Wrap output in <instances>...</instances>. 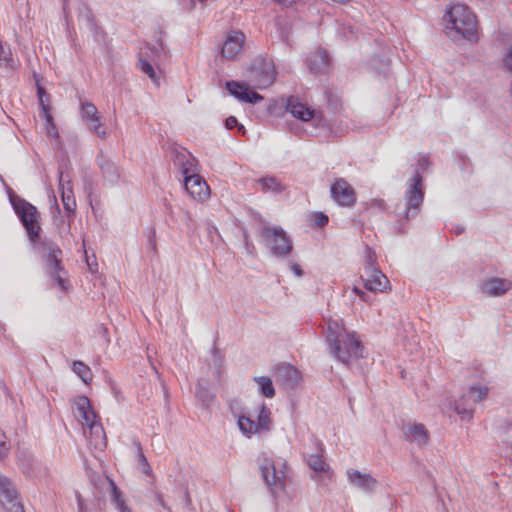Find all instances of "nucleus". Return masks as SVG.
Here are the masks:
<instances>
[{
  "label": "nucleus",
  "instance_id": "f257e3e1",
  "mask_svg": "<svg viewBox=\"0 0 512 512\" xmlns=\"http://www.w3.org/2000/svg\"><path fill=\"white\" fill-rule=\"evenodd\" d=\"M75 416L84 428V434L91 447L102 451L106 448L107 441L104 429L96 420V413L92 409L90 400L86 396H79L75 400Z\"/></svg>",
  "mask_w": 512,
  "mask_h": 512
},
{
  "label": "nucleus",
  "instance_id": "f03ea898",
  "mask_svg": "<svg viewBox=\"0 0 512 512\" xmlns=\"http://www.w3.org/2000/svg\"><path fill=\"white\" fill-rule=\"evenodd\" d=\"M447 29L454 31L470 41L476 39V16L468 6L452 4L445 14Z\"/></svg>",
  "mask_w": 512,
  "mask_h": 512
},
{
  "label": "nucleus",
  "instance_id": "7ed1b4c3",
  "mask_svg": "<svg viewBox=\"0 0 512 512\" xmlns=\"http://www.w3.org/2000/svg\"><path fill=\"white\" fill-rule=\"evenodd\" d=\"M259 468L262 478L271 494L276 497L285 489L286 485V462L282 460H273L263 455L259 459Z\"/></svg>",
  "mask_w": 512,
  "mask_h": 512
},
{
  "label": "nucleus",
  "instance_id": "20e7f679",
  "mask_svg": "<svg viewBox=\"0 0 512 512\" xmlns=\"http://www.w3.org/2000/svg\"><path fill=\"white\" fill-rule=\"evenodd\" d=\"M328 345L330 353L342 363L348 365L351 361L362 357L363 345L354 332H346Z\"/></svg>",
  "mask_w": 512,
  "mask_h": 512
},
{
  "label": "nucleus",
  "instance_id": "39448f33",
  "mask_svg": "<svg viewBox=\"0 0 512 512\" xmlns=\"http://www.w3.org/2000/svg\"><path fill=\"white\" fill-rule=\"evenodd\" d=\"M10 202L13 206V209L15 210V213L25 227L30 241L35 242L36 238L39 236L40 231V215L36 207L27 202L25 199L15 195L10 196Z\"/></svg>",
  "mask_w": 512,
  "mask_h": 512
},
{
  "label": "nucleus",
  "instance_id": "423d86ee",
  "mask_svg": "<svg viewBox=\"0 0 512 512\" xmlns=\"http://www.w3.org/2000/svg\"><path fill=\"white\" fill-rule=\"evenodd\" d=\"M249 81L257 89L271 86L276 79V69L273 61L264 57H257L249 67Z\"/></svg>",
  "mask_w": 512,
  "mask_h": 512
},
{
  "label": "nucleus",
  "instance_id": "0eeeda50",
  "mask_svg": "<svg viewBox=\"0 0 512 512\" xmlns=\"http://www.w3.org/2000/svg\"><path fill=\"white\" fill-rule=\"evenodd\" d=\"M423 199L422 176L419 171H416L414 176L409 180L404 196V209L403 212H399V215H402L407 221L410 220L420 212Z\"/></svg>",
  "mask_w": 512,
  "mask_h": 512
},
{
  "label": "nucleus",
  "instance_id": "6e6552de",
  "mask_svg": "<svg viewBox=\"0 0 512 512\" xmlns=\"http://www.w3.org/2000/svg\"><path fill=\"white\" fill-rule=\"evenodd\" d=\"M261 237L273 255L285 257L290 254L292 241L281 227L265 226L261 230Z\"/></svg>",
  "mask_w": 512,
  "mask_h": 512
},
{
  "label": "nucleus",
  "instance_id": "1a4fd4ad",
  "mask_svg": "<svg viewBox=\"0 0 512 512\" xmlns=\"http://www.w3.org/2000/svg\"><path fill=\"white\" fill-rule=\"evenodd\" d=\"M331 196L333 200L343 207H351L356 202V193L353 187L343 178L337 179L331 185Z\"/></svg>",
  "mask_w": 512,
  "mask_h": 512
},
{
  "label": "nucleus",
  "instance_id": "9d476101",
  "mask_svg": "<svg viewBox=\"0 0 512 512\" xmlns=\"http://www.w3.org/2000/svg\"><path fill=\"white\" fill-rule=\"evenodd\" d=\"M184 186L186 191L196 200L203 201L208 198L210 189L206 181L197 174H188V169L183 167Z\"/></svg>",
  "mask_w": 512,
  "mask_h": 512
},
{
  "label": "nucleus",
  "instance_id": "9b49d317",
  "mask_svg": "<svg viewBox=\"0 0 512 512\" xmlns=\"http://www.w3.org/2000/svg\"><path fill=\"white\" fill-rule=\"evenodd\" d=\"M361 279L365 288L372 292H383L389 284L387 277L378 268H371V266L363 268Z\"/></svg>",
  "mask_w": 512,
  "mask_h": 512
},
{
  "label": "nucleus",
  "instance_id": "f8f14e48",
  "mask_svg": "<svg viewBox=\"0 0 512 512\" xmlns=\"http://www.w3.org/2000/svg\"><path fill=\"white\" fill-rule=\"evenodd\" d=\"M226 89L232 96L245 103L256 104L263 100L262 95L249 90L245 85L237 81H227Z\"/></svg>",
  "mask_w": 512,
  "mask_h": 512
},
{
  "label": "nucleus",
  "instance_id": "ddd939ff",
  "mask_svg": "<svg viewBox=\"0 0 512 512\" xmlns=\"http://www.w3.org/2000/svg\"><path fill=\"white\" fill-rule=\"evenodd\" d=\"M276 381L286 389H293L300 381L298 370L291 364L281 363L276 367Z\"/></svg>",
  "mask_w": 512,
  "mask_h": 512
},
{
  "label": "nucleus",
  "instance_id": "4468645a",
  "mask_svg": "<svg viewBox=\"0 0 512 512\" xmlns=\"http://www.w3.org/2000/svg\"><path fill=\"white\" fill-rule=\"evenodd\" d=\"M96 163L101 170L102 177L109 185H115L120 179V170L118 166L103 153L96 157Z\"/></svg>",
  "mask_w": 512,
  "mask_h": 512
},
{
  "label": "nucleus",
  "instance_id": "2eb2a0df",
  "mask_svg": "<svg viewBox=\"0 0 512 512\" xmlns=\"http://www.w3.org/2000/svg\"><path fill=\"white\" fill-rule=\"evenodd\" d=\"M244 40H245V35L243 32H241V31L231 32L227 36V38L222 46V50H221L222 56L227 59L234 58L242 50Z\"/></svg>",
  "mask_w": 512,
  "mask_h": 512
},
{
  "label": "nucleus",
  "instance_id": "dca6fc26",
  "mask_svg": "<svg viewBox=\"0 0 512 512\" xmlns=\"http://www.w3.org/2000/svg\"><path fill=\"white\" fill-rule=\"evenodd\" d=\"M306 63L311 73L324 74L329 69L330 60L325 50L317 49L307 57Z\"/></svg>",
  "mask_w": 512,
  "mask_h": 512
},
{
  "label": "nucleus",
  "instance_id": "f3484780",
  "mask_svg": "<svg viewBox=\"0 0 512 512\" xmlns=\"http://www.w3.org/2000/svg\"><path fill=\"white\" fill-rule=\"evenodd\" d=\"M347 477L352 485L365 492L373 491L377 485V480L371 474L361 473L358 470H347Z\"/></svg>",
  "mask_w": 512,
  "mask_h": 512
},
{
  "label": "nucleus",
  "instance_id": "a211bd4d",
  "mask_svg": "<svg viewBox=\"0 0 512 512\" xmlns=\"http://www.w3.org/2000/svg\"><path fill=\"white\" fill-rule=\"evenodd\" d=\"M511 287V281L504 278L493 277L483 282L482 291L488 296L498 297L508 292Z\"/></svg>",
  "mask_w": 512,
  "mask_h": 512
},
{
  "label": "nucleus",
  "instance_id": "6ab92c4d",
  "mask_svg": "<svg viewBox=\"0 0 512 512\" xmlns=\"http://www.w3.org/2000/svg\"><path fill=\"white\" fill-rule=\"evenodd\" d=\"M59 190L65 211L73 214L76 209V200L73 194L70 180H65L64 174L59 170Z\"/></svg>",
  "mask_w": 512,
  "mask_h": 512
},
{
  "label": "nucleus",
  "instance_id": "aec40b11",
  "mask_svg": "<svg viewBox=\"0 0 512 512\" xmlns=\"http://www.w3.org/2000/svg\"><path fill=\"white\" fill-rule=\"evenodd\" d=\"M19 500L18 490L11 479L0 474V503L8 506Z\"/></svg>",
  "mask_w": 512,
  "mask_h": 512
},
{
  "label": "nucleus",
  "instance_id": "412c9836",
  "mask_svg": "<svg viewBox=\"0 0 512 512\" xmlns=\"http://www.w3.org/2000/svg\"><path fill=\"white\" fill-rule=\"evenodd\" d=\"M404 438L409 442H414L418 446H424L428 443L429 433L421 423L409 424L404 428Z\"/></svg>",
  "mask_w": 512,
  "mask_h": 512
},
{
  "label": "nucleus",
  "instance_id": "4be33fe9",
  "mask_svg": "<svg viewBox=\"0 0 512 512\" xmlns=\"http://www.w3.org/2000/svg\"><path fill=\"white\" fill-rule=\"evenodd\" d=\"M286 109L295 118L302 121H309L314 117L315 111L302 103L297 97L291 96L287 100Z\"/></svg>",
  "mask_w": 512,
  "mask_h": 512
},
{
  "label": "nucleus",
  "instance_id": "5701e85b",
  "mask_svg": "<svg viewBox=\"0 0 512 512\" xmlns=\"http://www.w3.org/2000/svg\"><path fill=\"white\" fill-rule=\"evenodd\" d=\"M315 444L317 452L309 455V457L307 458V464L314 471L315 474L325 473L326 475H328L329 466L326 464L323 458V444L320 441H316Z\"/></svg>",
  "mask_w": 512,
  "mask_h": 512
},
{
  "label": "nucleus",
  "instance_id": "b1692460",
  "mask_svg": "<svg viewBox=\"0 0 512 512\" xmlns=\"http://www.w3.org/2000/svg\"><path fill=\"white\" fill-rule=\"evenodd\" d=\"M42 244L45 250H47L48 252L46 261L49 266L50 272L63 270L60 260V255L62 254L61 249L51 241H44Z\"/></svg>",
  "mask_w": 512,
  "mask_h": 512
},
{
  "label": "nucleus",
  "instance_id": "393cba45",
  "mask_svg": "<svg viewBox=\"0 0 512 512\" xmlns=\"http://www.w3.org/2000/svg\"><path fill=\"white\" fill-rule=\"evenodd\" d=\"M454 410L462 420L469 421L473 418L474 404L463 394L455 401Z\"/></svg>",
  "mask_w": 512,
  "mask_h": 512
},
{
  "label": "nucleus",
  "instance_id": "a878e982",
  "mask_svg": "<svg viewBox=\"0 0 512 512\" xmlns=\"http://www.w3.org/2000/svg\"><path fill=\"white\" fill-rule=\"evenodd\" d=\"M348 332L342 323L338 320H329L326 330V342L329 345L332 342L338 341L339 337Z\"/></svg>",
  "mask_w": 512,
  "mask_h": 512
},
{
  "label": "nucleus",
  "instance_id": "bb28decb",
  "mask_svg": "<svg viewBox=\"0 0 512 512\" xmlns=\"http://www.w3.org/2000/svg\"><path fill=\"white\" fill-rule=\"evenodd\" d=\"M488 393V386L477 384L470 386L468 391L465 393V396H467V398L475 405L485 399L488 396Z\"/></svg>",
  "mask_w": 512,
  "mask_h": 512
},
{
  "label": "nucleus",
  "instance_id": "cd10ccee",
  "mask_svg": "<svg viewBox=\"0 0 512 512\" xmlns=\"http://www.w3.org/2000/svg\"><path fill=\"white\" fill-rule=\"evenodd\" d=\"M111 487V501L116 505V508L120 512H131L130 508L126 505L125 500L122 497L121 490L117 487L113 480H109Z\"/></svg>",
  "mask_w": 512,
  "mask_h": 512
},
{
  "label": "nucleus",
  "instance_id": "c85d7f7f",
  "mask_svg": "<svg viewBox=\"0 0 512 512\" xmlns=\"http://www.w3.org/2000/svg\"><path fill=\"white\" fill-rule=\"evenodd\" d=\"M237 417L238 427L245 436L251 437L253 434L259 433L256 422L251 417L245 415Z\"/></svg>",
  "mask_w": 512,
  "mask_h": 512
},
{
  "label": "nucleus",
  "instance_id": "c756f323",
  "mask_svg": "<svg viewBox=\"0 0 512 512\" xmlns=\"http://www.w3.org/2000/svg\"><path fill=\"white\" fill-rule=\"evenodd\" d=\"M254 381L259 386L261 394L266 398H272L275 395L272 380L266 376L254 377Z\"/></svg>",
  "mask_w": 512,
  "mask_h": 512
},
{
  "label": "nucleus",
  "instance_id": "7c9ffc66",
  "mask_svg": "<svg viewBox=\"0 0 512 512\" xmlns=\"http://www.w3.org/2000/svg\"><path fill=\"white\" fill-rule=\"evenodd\" d=\"M270 424V410L265 406L264 403L259 407V413L257 416L256 426L259 433L262 431H268Z\"/></svg>",
  "mask_w": 512,
  "mask_h": 512
},
{
  "label": "nucleus",
  "instance_id": "2f4dec72",
  "mask_svg": "<svg viewBox=\"0 0 512 512\" xmlns=\"http://www.w3.org/2000/svg\"><path fill=\"white\" fill-rule=\"evenodd\" d=\"M72 370L84 383L88 384L92 380L91 369L82 361H74Z\"/></svg>",
  "mask_w": 512,
  "mask_h": 512
},
{
  "label": "nucleus",
  "instance_id": "473e14b6",
  "mask_svg": "<svg viewBox=\"0 0 512 512\" xmlns=\"http://www.w3.org/2000/svg\"><path fill=\"white\" fill-rule=\"evenodd\" d=\"M80 105L81 117L84 122H89L92 119L99 117L97 107L93 103L81 100Z\"/></svg>",
  "mask_w": 512,
  "mask_h": 512
},
{
  "label": "nucleus",
  "instance_id": "72a5a7b5",
  "mask_svg": "<svg viewBox=\"0 0 512 512\" xmlns=\"http://www.w3.org/2000/svg\"><path fill=\"white\" fill-rule=\"evenodd\" d=\"M258 183L264 192H281L283 190L281 183L275 177H263L258 180Z\"/></svg>",
  "mask_w": 512,
  "mask_h": 512
},
{
  "label": "nucleus",
  "instance_id": "f704fd0d",
  "mask_svg": "<svg viewBox=\"0 0 512 512\" xmlns=\"http://www.w3.org/2000/svg\"><path fill=\"white\" fill-rule=\"evenodd\" d=\"M0 65L5 66L6 68H14V60L12 58V53L9 47L3 46L0 41Z\"/></svg>",
  "mask_w": 512,
  "mask_h": 512
},
{
  "label": "nucleus",
  "instance_id": "c9c22d12",
  "mask_svg": "<svg viewBox=\"0 0 512 512\" xmlns=\"http://www.w3.org/2000/svg\"><path fill=\"white\" fill-rule=\"evenodd\" d=\"M86 126L90 131L95 133L98 137L105 139L107 137L106 129L103 128L102 123L100 122V116L92 119L89 122H85Z\"/></svg>",
  "mask_w": 512,
  "mask_h": 512
},
{
  "label": "nucleus",
  "instance_id": "e433bc0d",
  "mask_svg": "<svg viewBox=\"0 0 512 512\" xmlns=\"http://www.w3.org/2000/svg\"><path fill=\"white\" fill-rule=\"evenodd\" d=\"M137 445V461L139 466L142 469V472L145 473L147 476H152V469L147 461L146 456L144 455L141 445L139 442L136 443Z\"/></svg>",
  "mask_w": 512,
  "mask_h": 512
},
{
  "label": "nucleus",
  "instance_id": "4c0bfd02",
  "mask_svg": "<svg viewBox=\"0 0 512 512\" xmlns=\"http://www.w3.org/2000/svg\"><path fill=\"white\" fill-rule=\"evenodd\" d=\"M196 397L202 402L204 406H209L214 399V396L210 393V391L200 385L197 386Z\"/></svg>",
  "mask_w": 512,
  "mask_h": 512
},
{
  "label": "nucleus",
  "instance_id": "58836bf2",
  "mask_svg": "<svg viewBox=\"0 0 512 512\" xmlns=\"http://www.w3.org/2000/svg\"><path fill=\"white\" fill-rule=\"evenodd\" d=\"M139 67H140L141 71L144 72L145 74H147L151 80H153L154 82H157V76H156L154 67L148 60L140 57L139 58Z\"/></svg>",
  "mask_w": 512,
  "mask_h": 512
},
{
  "label": "nucleus",
  "instance_id": "ea45409f",
  "mask_svg": "<svg viewBox=\"0 0 512 512\" xmlns=\"http://www.w3.org/2000/svg\"><path fill=\"white\" fill-rule=\"evenodd\" d=\"M10 450V444L7 441L5 433L0 429V460L5 458Z\"/></svg>",
  "mask_w": 512,
  "mask_h": 512
},
{
  "label": "nucleus",
  "instance_id": "a19ab883",
  "mask_svg": "<svg viewBox=\"0 0 512 512\" xmlns=\"http://www.w3.org/2000/svg\"><path fill=\"white\" fill-rule=\"evenodd\" d=\"M38 92H39V94L41 95V89H40V88L38 89ZM40 102H41V105H42V109H43L44 117H45V119H46V121H47L48 125L50 126V127L48 128V133H49V134H53V133H55V134H56V128H55V126H54V125H53V123H52V116L49 114L48 109H47V108L45 107V105L43 104V100H42V97H41V96H40Z\"/></svg>",
  "mask_w": 512,
  "mask_h": 512
},
{
  "label": "nucleus",
  "instance_id": "79ce46f5",
  "mask_svg": "<svg viewBox=\"0 0 512 512\" xmlns=\"http://www.w3.org/2000/svg\"><path fill=\"white\" fill-rule=\"evenodd\" d=\"M328 216L322 212H317L313 216V221L316 226L323 227L328 223Z\"/></svg>",
  "mask_w": 512,
  "mask_h": 512
},
{
  "label": "nucleus",
  "instance_id": "37998d69",
  "mask_svg": "<svg viewBox=\"0 0 512 512\" xmlns=\"http://www.w3.org/2000/svg\"><path fill=\"white\" fill-rule=\"evenodd\" d=\"M370 266H371V268H377L376 267V255L371 249L367 248V256H366V262H365L364 268H368Z\"/></svg>",
  "mask_w": 512,
  "mask_h": 512
},
{
  "label": "nucleus",
  "instance_id": "c03bdc74",
  "mask_svg": "<svg viewBox=\"0 0 512 512\" xmlns=\"http://www.w3.org/2000/svg\"><path fill=\"white\" fill-rule=\"evenodd\" d=\"M62 270H58V271H55V272H49L50 273V276L57 282V285L62 289V290H65L66 289V286H65V279L61 276L60 272Z\"/></svg>",
  "mask_w": 512,
  "mask_h": 512
},
{
  "label": "nucleus",
  "instance_id": "a18cd8bd",
  "mask_svg": "<svg viewBox=\"0 0 512 512\" xmlns=\"http://www.w3.org/2000/svg\"><path fill=\"white\" fill-rule=\"evenodd\" d=\"M504 64L506 69L512 73V44L507 48L504 56Z\"/></svg>",
  "mask_w": 512,
  "mask_h": 512
},
{
  "label": "nucleus",
  "instance_id": "49530a36",
  "mask_svg": "<svg viewBox=\"0 0 512 512\" xmlns=\"http://www.w3.org/2000/svg\"><path fill=\"white\" fill-rule=\"evenodd\" d=\"M9 512H24L23 505L20 500L11 503L8 506H4Z\"/></svg>",
  "mask_w": 512,
  "mask_h": 512
},
{
  "label": "nucleus",
  "instance_id": "de8ad7c7",
  "mask_svg": "<svg viewBox=\"0 0 512 512\" xmlns=\"http://www.w3.org/2000/svg\"><path fill=\"white\" fill-rule=\"evenodd\" d=\"M225 125L227 129H233L234 127H238L239 123L236 117L230 116L226 119Z\"/></svg>",
  "mask_w": 512,
  "mask_h": 512
},
{
  "label": "nucleus",
  "instance_id": "09e8293b",
  "mask_svg": "<svg viewBox=\"0 0 512 512\" xmlns=\"http://www.w3.org/2000/svg\"><path fill=\"white\" fill-rule=\"evenodd\" d=\"M149 247L156 252L155 230H151L148 236Z\"/></svg>",
  "mask_w": 512,
  "mask_h": 512
},
{
  "label": "nucleus",
  "instance_id": "8fccbe9b",
  "mask_svg": "<svg viewBox=\"0 0 512 512\" xmlns=\"http://www.w3.org/2000/svg\"><path fill=\"white\" fill-rule=\"evenodd\" d=\"M290 269L297 277H301L304 273L300 265L297 263H292Z\"/></svg>",
  "mask_w": 512,
  "mask_h": 512
},
{
  "label": "nucleus",
  "instance_id": "3c124183",
  "mask_svg": "<svg viewBox=\"0 0 512 512\" xmlns=\"http://www.w3.org/2000/svg\"><path fill=\"white\" fill-rule=\"evenodd\" d=\"M151 52L155 54L157 57H160V53H165L164 46L162 45V43H160L158 47H153L151 49Z\"/></svg>",
  "mask_w": 512,
  "mask_h": 512
},
{
  "label": "nucleus",
  "instance_id": "603ef678",
  "mask_svg": "<svg viewBox=\"0 0 512 512\" xmlns=\"http://www.w3.org/2000/svg\"><path fill=\"white\" fill-rule=\"evenodd\" d=\"M353 292H354L357 296H359L363 301H367V299H366L367 294H366L365 292H363L360 288H358V287H356V286H355V287L353 288Z\"/></svg>",
  "mask_w": 512,
  "mask_h": 512
},
{
  "label": "nucleus",
  "instance_id": "864d4df0",
  "mask_svg": "<svg viewBox=\"0 0 512 512\" xmlns=\"http://www.w3.org/2000/svg\"><path fill=\"white\" fill-rule=\"evenodd\" d=\"M156 502L157 504H159L160 506H162L163 508H167L165 502H164V499L162 497V495L160 493L156 494Z\"/></svg>",
  "mask_w": 512,
  "mask_h": 512
},
{
  "label": "nucleus",
  "instance_id": "5fc2aeb1",
  "mask_svg": "<svg viewBox=\"0 0 512 512\" xmlns=\"http://www.w3.org/2000/svg\"><path fill=\"white\" fill-rule=\"evenodd\" d=\"M77 500H78L79 511L82 512L83 511V501H82L80 495H77Z\"/></svg>",
  "mask_w": 512,
  "mask_h": 512
},
{
  "label": "nucleus",
  "instance_id": "6e6d98bb",
  "mask_svg": "<svg viewBox=\"0 0 512 512\" xmlns=\"http://www.w3.org/2000/svg\"><path fill=\"white\" fill-rule=\"evenodd\" d=\"M238 130H239V132H241L242 134H245V132H246V131H245V128H244V126H243V125H241V124H239V125H238Z\"/></svg>",
  "mask_w": 512,
  "mask_h": 512
},
{
  "label": "nucleus",
  "instance_id": "4d7b16f0",
  "mask_svg": "<svg viewBox=\"0 0 512 512\" xmlns=\"http://www.w3.org/2000/svg\"><path fill=\"white\" fill-rule=\"evenodd\" d=\"M463 230H464L463 228H457L456 234H461L463 232Z\"/></svg>",
  "mask_w": 512,
  "mask_h": 512
},
{
  "label": "nucleus",
  "instance_id": "13d9d810",
  "mask_svg": "<svg viewBox=\"0 0 512 512\" xmlns=\"http://www.w3.org/2000/svg\"><path fill=\"white\" fill-rule=\"evenodd\" d=\"M55 209H56V212H57V213H60V208H59V206H58V204H57V203L55 204Z\"/></svg>",
  "mask_w": 512,
  "mask_h": 512
},
{
  "label": "nucleus",
  "instance_id": "bf43d9fd",
  "mask_svg": "<svg viewBox=\"0 0 512 512\" xmlns=\"http://www.w3.org/2000/svg\"><path fill=\"white\" fill-rule=\"evenodd\" d=\"M420 164L425 165V159H422Z\"/></svg>",
  "mask_w": 512,
  "mask_h": 512
},
{
  "label": "nucleus",
  "instance_id": "052dcab7",
  "mask_svg": "<svg viewBox=\"0 0 512 512\" xmlns=\"http://www.w3.org/2000/svg\"><path fill=\"white\" fill-rule=\"evenodd\" d=\"M420 164L425 165V159H422Z\"/></svg>",
  "mask_w": 512,
  "mask_h": 512
}]
</instances>
